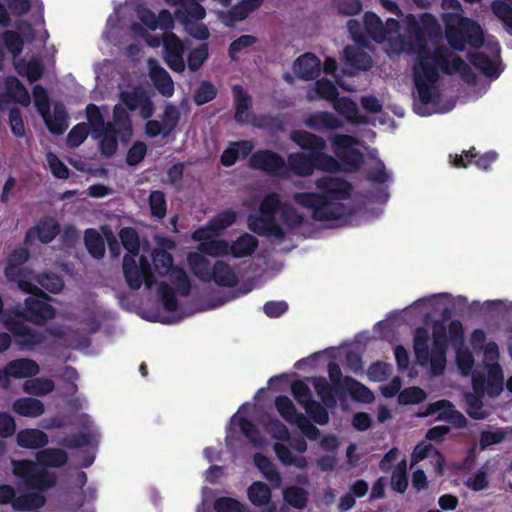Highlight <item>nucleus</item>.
<instances>
[{
	"label": "nucleus",
	"instance_id": "obj_16",
	"mask_svg": "<svg viewBox=\"0 0 512 512\" xmlns=\"http://www.w3.org/2000/svg\"><path fill=\"white\" fill-rule=\"evenodd\" d=\"M60 231V224L55 218L43 216L26 231L24 241L25 243H32L35 239H38L43 244H49Z\"/></svg>",
	"mask_w": 512,
	"mask_h": 512
},
{
	"label": "nucleus",
	"instance_id": "obj_29",
	"mask_svg": "<svg viewBox=\"0 0 512 512\" xmlns=\"http://www.w3.org/2000/svg\"><path fill=\"white\" fill-rule=\"evenodd\" d=\"M7 373L10 378L23 379L36 376L40 372V367L35 360L29 358H19L8 362Z\"/></svg>",
	"mask_w": 512,
	"mask_h": 512
},
{
	"label": "nucleus",
	"instance_id": "obj_21",
	"mask_svg": "<svg viewBox=\"0 0 512 512\" xmlns=\"http://www.w3.org/2000/svg\"><path fill=\"white\" fill-rule=\"evenodd\" d=\"M149 76L156 90L164 97H171L174 94V82L169 73L160 66L156 59L148 60Z\"/></svg>",
	"mask_w": 512,
	"mask_h": 512
},
{
	"label": "nucleus",
	"instance_id": "obj_12",
	"mask_svg": "<svg viewBox=\"0 0 512 512\" xmlns=\"http://www.w3.org/2000/svg\"><path fill=\"white\" fill-rule=\"evenodd\" d=\"M334 153L338 159L348 167L349 171H356L364 161L363 153L353 145L359 144V140L348 134H336L331 139Z\"/></svg>",
	"mask_w": 512,
	"mask_h": 512
},
{
	"label": "nucleus",
	"instance_id": "obj_6",
	"mask_svg": "<svg viewBox=\"0 0 512 512\" xmlns=\"http://www.w3.org/2000/svg\"><path fill=\"white\" fill-rule=\"evenodd\" d=\"M352 40L357 43H363L367 38H371L376 43L388 42L389 50L395 55L416 54L425 47L428 38L437 34H350Z\"/></svg>",
	"mask_w": 512,
	"mask_h": 512
},
{
	"label": "nucleus",
	"instance_id": "obj_27",
	"mask_svg": "<svg viewBox=\"0 0 512 512\" xmlns=\"http://www.w3.org/2000/svg\"><path fill=\"white\" fill-rule=\"evenodd\" d=\"M402 24L408 32H439L438 20L430 13H424L419 18L413 14H406Z\"/></svg>",
	"mask_w": 512,
	"mask_h": 512
},
{
	"label": "nucleus",
	"instance_id": "obj_23",
	"mask_svg": "<svg viewBox=\"0 0 512 512\" xmlns=\"http://www.w3.org/2000/svg\"><path fill=\"white\" fill-rule=\"evenodd\" d=\"M304 125L314 131H332L343 127V122L333 113L318 111L307 115L304 118Z\"/></svg>",
	"mask_w": 512,
	"mask_h": 512
},
{
	"label": "nucleus",
	"instance_id": "obj_40",
	"mask_svg": "<svg viewBox=\"0 0 512 512\" xmlns=\"http://www.w3.org/2000/svg\"><path fill=\"white\" fill-rule=\"evenodd\" d=\"M187 262L192 273L203 282L211 281L210 261L198 252H190L187 255Z\"/></svg>",
	"mask_w": 512,
	"mask_h": 512
},
{
	"label": "nucleus",
	"instance_id": "obj_36",
	"mask_svg": "<svg viewBox=\"0 0 512 512\" xmlns=\"http://www.w3.org/2000/svg\"><path fill=\"white\" fill-rule=\"evenodd\" d=\"M13 410L20 416L35 418L44 413L45 407L43 402L39 399L22 397L14 401Z\"/></svg>",
	"mask_w": 512,
	"mask_h": 512
},
{
	"label": "nucleus",
	"instance_id": "obj_10",
	"mask_svg": "<svg viewBox=\"0 0 512 512\" xmlns=\"http://www.w3.org/2000/svg\"><path fill=\"white\" fill-rule=\"evenodd\" d=\"M249 167L272 177H287L285 159L273 150L260 149L255 151L249 158Z\"/></svg>",
	"mask_w": 512,
	"mask_h": 512
},
{
	"label": "nucleus",
	"instance_id": "obj_9",
	"mask_svg": "<svg viewBox=\"0 0 512 512\" xmlns=\"http://www.w3.org/2000/svg\"><path fill=\"white\" fill-rule=\"evenodd\" d=\"M348 379L352 377L345 376L342 381L329 383L325 377L318 376L312 378V384L321 402L326 407L334 409L338 400L344 401L349 395L350 383L346 382Z\"/></svg>",
	"mask_w": 512,
	"mask_h": 512
},
{
	"label": "nucleus",
	"instance_id": "obj_48",
	"mask_svg": "<svg viewBox=\"0 0 512 512\" xmlns=\"http://www.w3.org/2000/svg\"><path fill=\"white\" fill-rule=\"evenodd\" d=\"M121 244L127 250V254L136 257L140 252V239L137 231L132 227H123L119 233Z\"/></svg>",
	"mask_w": 512,
	"mask_h": 512
},
{
	"label": "nucleus",
	"instance_id": "obj_51",
	"mask_svg": "<svg viewBox=\"0 0 512 512\" xmlns=\"http://www.w3.org/2000/svg\"><path fill=\"white\" fill-rule=\"evenodd\" d=\"M237 220V213L232 209H225L209 220V228L217 234L232 226Z\"/></svg>",
	"mask_w": 512,
	"mask_h": 512
},
{
	"label": "nucleus",
	"instance_id": "obj_11",
	"mask_svg": "<svg viewBox=\"0 0 512 512\" xmlns=\"http://www.w3.org/2000/svg\"><path fill=\"white\" fill-rule=\"evenodd\" d=\"M442 19L446 32H482L477 22L463 16L462 5L458 0H443L441 3Z\"/></svg>",
	"mask_w": 512,
	"mask_h": 512
},
{
	"label": "nucleus",
	"instance_id": "obj_56",
	"mask_svg": "<svg viewBox=\"0 0 512 512\" xmlns=\"http://www.w3.org/2000/svg\"><path fill=\"white\" fill-rule=\"evenodd\" d=\"M42 288L47 291L57 294L61 292L64 287V282L62 278L52 272H43L36 275L33 278Z\"/></svg>",
	"mask_w": 512,
	"mask_h": 512
},
{
	"label": "nucleus",
	"instance_id": "obj_17",
	"mask_svg": "<svg viewBox=\"0 0 512 512\" xmlns=\"http://www.w3.org/2000/svg\"><path fill=\"white\" fill-rule=\"evenodd\" d=\"M498 158L495 151H488L479 155L474 147L462 154L450 155V162L456 168H467L470 163H474L479 169L488 170L492 163Z\"/></svg>",
	"mask_w": 512,
	"mask_h": 512
},
{
	"label": "nucleus",
	"instance_id": "obj_49",
	"mask_svg": "<svg viewBox=\"0 0 512 512\" xmlns=\"http://www.w3.org/2000/svg\"><path fill=\"white\" fill-rule=\"evenodd\" d=\"M275 407L280 416L288 423L295 424L300 413L297 412L292 400L286 395H279L275 398Z\"/></svg>",
	"mask_w": 512,
	"mask_h": 512
},
{
	"label": "nucleus",
	"instance_id": "obj_15",
	"mask_svg": "<svg viewBox=\"0 0 512 512\" xmlns=\"http://www.w3.org/2000/svg\"><path fill=\"white\" fill-rule=\"evenodd\" d=\"M163 42V59L167 66L176 73L185 70L184 45L177 34H161Z\"/></svg>",
	"mask_w": 512,
	"mask_h": 512
},
{
	"label": "nucleus",
	"instance_id": "obj_26",
	"mask_svg": "<svg viewBox=\"0 0 512 512\" xmlns=\"http://www.w3.org/2000/svg\"><path fill=\"white\" fill-rule=\"evenodd\" d=\"M254 149V144L250 140H239L231 142L222 152L220 163L225 167L233 166L239 157H248Z\"/></svg>",
	"mask_w": 512,
	"mask_h": 512
},
{
	"label": "nucleus",
	"instance_id": "obj_59",
	"mask_svg": "<svg viewBox=\"0 0 512 512\" xmlns=\"http://www.w3.org/2000/svg\"><path fill=\"white\" fill-rule=\"evenodd\" d=\"M181 118L178 107L173 104H167L162 115V124L164 126L163 137H168L177 127Z\"/></svg>",
	"mask_w": 512,
	"mask_h": 512
},
{
	"label": "nucleus",
	"instance_id": "obj_53",
	"mask_svg": "<svg viewBox=\"0 0 512 512\" xmlns=\"http://www.w3.org/2000/svg\"><path fill=\"white\" fill-rule=\"evenodd\" d=\"M152 260L155 270L161 276H165L173 272L174 268H177L173 265L174 259L172 255L166 250H155L152 254Z\"/></svg>",
	"mask_w": 512,
	"mask_h": 512
},
{
	"label": "nucleus",
	"instance_id": "obj_20",
	"mask_svg": "<svg viewBox=\"0 0 512 512\" xmlns=\"http://www.w3.org/2000/svg\"><path fill=\"white\" fill-rule=\"evenodd\" d=\"M33 271L24 266H18L12 263L5 264L4 276L8 282L16 283L18 288L25 293H34L39 291V288L34 285L30 280L32 279Z\"/></svg>",
	"mask_w": 512,
	"mask_h": 512
},
{
	"label": "nucleus",
	"instance_id": "obj_8",
	"mask_svg": "<svg viewBox=\"0 0 512 512\" xmlns=\"http://www.w3.org/2000/svg\"><path fill=\"white\" fill-rule=\"evenodd\" d=\"M487 50L491 57L481 51L468 52L467 59L486 77L496 79L503 71L501 60V48L498 41L488 40L486 44Z\"/></svg>",
	"mask_w": 512,
	"mask_h": 512
},
{
	"label": "nucleus",
	"instance_id": "obj_32",
	"mask_svg": "<svg viewBox=\"0 0 512 512\" xmlns=\"http://www.w3.org/2000/svg\"><path fill=\"white\" fill-rule=\"evenodd\" d=\"M262 2L263 0H242L226 15L222 16V22L227 27H233L235 22L244 20L250 13L260 7Z\"/></svg>",
	"mask_w": 512,
	"mask_h": 512
},
{
	"label": "nucleus",
	"instance_id": "obj_28",
	"mask_svg": "<svg viewBox=\"0 0 512 512\" xmlns=\"http://www.w3.org/2000/svg\"><path fill=\"white\" fill-rule=\"evenodd\" d=\"M68 119L69 115L67 113L66 107L62 102H56L53 106V115H51V111L49 112V116L43 118L44 123L49 130V132L53 135H62L68 128Z\"/></svg>",
	"mask_w": 512,
	"mask_h": 512
},
{
	"label": "nucleus",
	"instance_id": "obj_47",
	"mask_svg": "<svg viewBox=\"0 0 512 512\" xmlns=\"http://www.w3.org/2000/svg\"><path fill=\"white\" fill-rule=\"evenodd\" d=\"M55 389V383L49 378H33L25 381L23 390L34 396H45Z\"/></svg>",
	"mask_w": 512,
	"mask_h": 512
},
{
	"label": "nucleus",
	"instance_id": "obj_50",
	"mask_svg": "<svg viewBox=\"0 0 512 512\" xmlns=\"http://www.w3.org/2000/svg\"><path fill=\"white\" fill-rule=\"evenodd\" d=\"M450 410H455L454 405L449 400L443 399L429 403L424 411L419 412L417 416L420 418H426L438 413L437 420L447 421L446 418L442 417L449 416L451 414Z\"/></svg>",
	"mask_w": 512,
	"mask_h": 512
},
{
	"label": "nucleus",
	"instance_id": "obj_25",
	"mask_svg": "<svg viewBox=\"0 0 512 512\" xmlns=\"http://www.w3.org/2000/svg\"><path fill=\"white\" fill-rule=\"evenodd\" d=\"M320 60L312 53H305L294 62L296 76L303 80H314L320 73Z\"/></svg>",
	"mask_w": 512,
	"mask_h": 512
},
{
	"label": "nucleus",
	"instance_id": "obj_37",
	"mask_svg": "<svg viewBox=\"0 0 512 512\" xmlns=\"http://www.w3.org/2000/svg\"><path fill=\"white\" fill-rule=\"evenodd\" d=\"M122 269L127 285L132 290H138L143 284V271L138 268L135 257L125 254Z\"/></svg>",
	"mask_w": 512,
	"mask_h": 512
},
{
	"label": "nucleus",
	"instance_id": "obj_42",
	"mask_svg": "<svg viewBox=\"0 0 512 512\" xmlns=\"http://www.w3.org/2000/svg\"><path fill=\"white\" fill-rule=\"evenodd\" d=\"M232 91L235 106L234 119L237 123L243 124L247 121L246 114L251 106V97L240 85H234Z\"/></svg>",
	"mask_w": 512,
	"mask_h": 512
},
{
	"label": "nucleus",
	"instance_id": "obj_24",
	"mask_svg": "<svg viewBox=\"0 0 512 512\" xmlns=\"http://www.w3.org/2000/svg\"><path fill=\"white\" fill-rule=\"evenodd\" d=\"M332 105L349 123L355 125H365L368 123V117L360 113L357 103L351 98L346 96L338 97Z\"/></svg>",
	"mask_w": 512,
	"mask_h": 512
},
{
	"label": "nucleus",
	"instance_id": "obj_62",
	"mask_svg": "<svg viewBox=\"0 0 512 512\" xmlns=\"http://www.w3.org/2000/svg\"><path fill=\"white\" fill-rule=\"evenodd\" d=\"M315 93L319 98L331 103H333L339 97V91L335 84L326 78L316 80Z\"/></svg>",
	"mask_w": 512,
	"mask_h": 512
},
{
	"label": "nucleus",
	"instance_id": "obj_61",
	"mask_svg": "<svg viewBox=\"0 0 512 512\" xmlns=\"http://www.w3.org/2000/svg\"><path fill=\"white\" fill-rule=\"evenodd\" d=\"M503 372L499 364H493L488 370V394L498 396L503 389Z\"/></svg>",
	"mask_w": 512,
	"mask_h": 512
},
{
	"label": "nucleus",
	"instance_id": "obj_41",
	"mask_svg": "<svg viewBox=\"0 0 512 512\" xmlns=\"http://www.w3.org/2000/svg\"><path fill=\"white\" fill-rule=\"evenodd\" d=\"M344 59L353 68L367 71L372 66L371 57L361 48L348 45L344 48Z\"/></svg>",
	"mask_w": 512,
	"mask_h": 512
},
{
	"label": "nucleus",
	"instance_id": "obj_4",
	"mask_svg": "<svg viewBox=\"0 0 512 512\" xmlns=\"http://www.w3.org/2000/svg\"><path fill=\"white\" fill-rule=\"evenodd\" d=\"M68 461L60 448H45L36 453V462L30 459L12 460L13 475L26 489L47 491L57 484V477L47 468H61Z\"/></svg>",
	"mask_w": 512,
	"mask_h": 512
},
{
	"label": "nucleus",
	"instance_id": "obj_44",
	"mask_svg": "<svg viewBox=\"0 0 512 512\" xmlns=\"http://www.w3.org/2000/svg\"><path fill=\"white\" fill-rule=\"evenodd\" d=\"M283 500L291 507L302 510L307 506L309 493L297 485L287 486L283 489Z\"/></svg>",
	"mask_w": 512,
	"mask_h": 512
},
{
	"label": "nucleus",
	"instance_id": "obj_22",
	"mask_svg": "<svg viewBox=\"0 0 512 512\" xmlns=\"http://www.w3.org/2000/svg\"><path fill=\"white\" fill-rule=\"evenodd\" d=\"M249 501L256 507H260L264 512H276L277 506L272 501V491L270 487L261 481H254L247 489Z\"/></svg>",
	"mask_w": 512,
	"mask_h": 512
},
{
	"label": "nucleus",
	"instance_id": "obj_7",
	"mask_svg": "<svg viewBox=\"0 0 512 512\" xmlns=\"http://www.w3.org/2000/svg\"><path fill=\"white\" fill-rule=\"evenodd\" d=\"M31 294L35 297H27L24 301V307L13 311L15 317L36 325H44L47 321L55 318L56 309L48 303L51 297L40 288L39 291Z\"/></svg>",
	"mask_w": 512,
	"mask_h": 512
},
{
	"label": "nucleus",
	"instance_id": "obj_18",
	"mask_svg": "<svg viewBox=\"0 0 512 512\" xmlns=\"http://www.w3.org/2000/svg\"><path fill=\"white\" fill-rule=\"evenodd\" d=\"M248 228L258 236L273 237L279 242L285 239V232L276 222V218L260 213L248 217Z\"/></svg>",
	"mask_w": 512,
	"mask_h": 512
},
{
	"label": "nucleus",
	"instance_id": "obj_14",
	"mask_svg": "<svg viewBox=\"0 0 512 512\" xmlns=\"http://www.w3.org/2000/svg\"><path fill=\"white\" fill-rule=\"evenodd\" d=\"M119 98L130 111H135L139 108L143 119L151 118L155 112L153 101L141 86H135L130 91L120 92Z\"/></svg>",
	"mask_w": 512,
	"mask_h": 512
},
{
	"label": "nucleus",
	"instance_id": "obj_30",
	"mask_svg": "<svg viewBox=\"0 0 512 512\" xmlns=\"http://www.w3.org/2000/svg\"><path fill=\"white\" fill-rule=\"evenodd\" d=\"M258 246L259 241L255 236L249 233H243L229 244L228 254H231L237 259L249 257L255 253Z\"/></svg>",
	"mask_w": 512,
	"mask_h": 512
},
{
	"label": "nucleus",
	"instance_id": "obj_13",
	"mask_svg": "<svg viewBox=\"0 0 512 512\" xmlns=\"http://www.w3.org/2000/svg\"><path fill=\"white\" fill-rule=\"evenodd\" d=\"M4 327L14 336L20 349L33 350L45 341V335L28 327L23 321L7 316L3 320Z\"/></svg>",
	"mask_w": 512,
	"mask_h": 512
},
{
	"label": "nucleus",
	"instance_id": "obj_43",
	"mask_svg": "<svg viewBox=\"0 0 512 512\" xmlns=\"http://www.w3.org/2000/svg\"><path fill=\"white\" fill-rule=\"evenodd\" d=\"M84 245L94 259L100 260L105 256V242L96 229L88 228L85 230Z\"/></svg>",
	"mask_w": 512,
	"mask_h": 512
},
{
	"label": "nucleus",
	"instance_id": "obj_54",
	"mask_svg": "<svg viewBox=\"0 0 512 512\" xmlns=\"http://www.w3.org/2000/svg\"><path fill=\"white\" fill-rule=\"evenodd\" d=\"M170 277L176 293L182 297L190 295L192 286L185 270L180 267L174 268L173 272L170 273Z\"/></svg>",
	"mask_w": 512,
	"mask_h": 512
},
{
	"label": "nucleus",
	"instance_id": "obj_45",
	"mask_svg": "<svg viewBox=\"0 0 512 512\" xmlns=\"http://www.w3.org/2000/svg\"><path fill=\"white\" fill-rule=\"evenodd\" d=\"M112 122L121 128V142L128 143L133 134L132 122L126 109L119 104L113 107Z\"/></svg>",
	"mask_w": 512,
	"mask_h": 512
},
{
	"label": "nucleus",
	"instance_id": "obj_38",
	"mask_svg": "<svg viewBox=\"0 0 512 512\" xmlns=\"http://www.w3.org/2000/svg\"><path fill=\"white\" fill-rule=\"evenodd\" d=\"M5 89L11 99L24 107L31 103V98L28 90L23 83L15 76H7L4 81Z\"/></svg>",
	"mask_w": 512,
	"mask_h": 512
},
{
	"label": "nucleus",
	"instance_id": "obj_64",
	"mask_svg": "<svg viewBox=\"0 0 512 512\" xmlns=\"http://www.w3.org/2000/svg\"><path fill=\"white\" fill-rule=\"evenodd\" d=\"M216 512H245L244 505L235 498L221 496L213 503Z\"/></svg>",
	"mask_w": 512,
	"mask_h": 512
},
{
	"label": "nucleus",
	"instance_id": "obj_31",
	"mask_svg": "<svg viewBox=\"0 0 512 512\" xmlns=\"http://www.w3.org/2000/svg\"><path fill=\"white\" fill-rule=\"evenodd\" d=\"M211 280L220 287H235L239 280L232 267L223 260L215 261L211 270Z\"/></svg>",
	"mask_w": 512,
	"mask_h": 512
},
{
	"label": "nucleus",
	"instance_id": "obj_63",
	"mask_svg": "<svg viewBox=\"0 0 512 512\" xmlns=\"http://www.w3.org/2000/svg\"><path fill=\"white\" fill-rule=\"evenodd\" d=\"M209 57L208 45L203 43L192 49L187 57L188 69L191 72L198 71Z\"/></svg>",
	"mask_w": 512,
	"mask_h": 512
},
{
	"label": "nucleus",
	"instance_id": "obj_52",
	"mask_svg": "<svg viewBox=\"0 0 512 512\" xmlns=\"http://www.w3.org/2000/svg\"><path fill=\"white\" fill-rule=\"evenodd\" d=\"M151 216L163 219L167 214V201L163 191L153 190L148 197Z\"/></svg>",
	"mask_w": 512,
	"mask_h": 512
},
{
	"label": "nucleus",
	"instance_id": "obj_33",
	"mask_svg": "<svg viewBox=\"0 0 512 512\" xmlns=\"http://www.w3.org/2000/svg\"><path fill=\"white\" fill-rule=\"evenodd\" d=\"M17 445L26 449H40L45 447L48 442V436L39 429H22L16 436Z\"/></svg>",
	"mask_w": 512,
	"mask_h": 512
},
{
	"label": "nucleus",
	"instance_id": "obj_2",
	"mask_svg": "<svg viewBox=\"0 0 512 512\" xmlns=\"http://www.w3.org/2000/svg\"><path fill=\"white\" fill-rule=\"evenodd\" d=\"M320 193L297 192L293 200L298 205L312 210V218L318 222H335L339 225L350 215L341 202L351 197L352 185L341 178L322 177L316 180Z\"/></svg>",
	"mask_w": 512,
	"mask_h": 512
},
{
	"label": "nucleus",
	"instance_id": "obj_1",
	"mask_svg": "<svg viewBox=\"0 0 512 512\" xmlns=\"http://www.w3.org/2000/svg\"><path fill=\"white\" fill-rule=\"evenodd\" d=\"M439 69L446 75L458 73L467 84L476 82V75L471 67L459 56H453L447 47L438 46L429 51L427 41L425 47L416 53L413 66V81L422 104L437 103L440 93L435 83L440 75Z\"/></svg>",
	"mask_w": 512,
	"mask_h": 512
},
{
	"label": "nucleus",
	"instance_id": "obj_60",
	"mask_svg": "<svg viewBox=\"0 0 512 512\" xmlns=\"http://www.w3.org/2000/svg\"><path fill=\"white\" fill-rule=\"evenodd\" d=\"M346 382L350 383L349 395L358 402L369 404L374 401L373 392L366 387L361 382L357 381L352 377V379L346 380Z\"/></svg>",
	"mask_w": 512,
	"mask_h": 512
},
{
	"label": "nucleus",
	"instance_id": "obj_55",
	"mask_svg": "<svg viewBox=\"0 0 512 512\" xmlns=\"http://www.w3.org/2000/svg\"><path fill=\"white\" fill-rule=\"evenodd\" d=\"M217 94L218 90L215 85L211 81L203 80L194 93L193 101L197 106H202L213 101Z\"/></svg>",
	"mask_w": 512,
	"mask_h": 512
},
{
	"label": "nucleus",
	"instance_id": "obj_46",
	"mask_svg": "<svg viewBox=\"0 0 512 512\" xmlns=\"http://www.w3.org/2000/svg\"><path fill=\"white\" fill-rule=\"evenodd\" d=\"M15 68L18 74L25 76L31 83L39 80L44 73V66L41 61L37 59L28 62L21 59L15 61Z\"/></svg>",
	"mask_w": 512,
	"mask_h": 512
},
{
	"label": "nucleus",
	"instance_id": "obj_34",
	"mask_svg": "<svg viewBox=\"0 0 512 512\" xmlns=\"http://www.w3.org/2000/svg\"><path fill=\"white\" fill-rule=\"evenodd\" d=\"M413 349L417 362L426 365L429 362V333L424 327H417L414 331Z\"/></svg>",
	"mask_w": 512,
	"mask_h": 512
},
{
	"label": "nucleus",
	"instance_id": "obj_35",
	"mask_svg": "<svg viewBox=\"0 0 512 512\" xmlns=\"http://www.w3.org/2000/svg\"><path fill=\"white\" fill-rule=\"evenodd\" d=\"M253 460L255 466L259 469L264 478L269 481L273 487L278 488L281 485L282 477L275 464L262 453H255Z\"/></svg>",
	"mask_w": 512,
	"mask_h": 512
},
{
	"label": "nucleus",
	"instance_id": "obj_3",
	"mask_svg": "<svg viewBox=\"0 0 512 512\" xmlns=\"http://www.w3.org/2000/svg\"><path fill=\"white\" fill-rule=\"evenodd\" d=\"M181 14V9H177L175 15L167 9L157 14L147 6V0H125L124 3L114 2L113 13L108 17L106 25L110 30L145 32V28L171 32L175 17H181Z\"/></svg>",
	"mask_w": 512,
	"mask_h": 512
},
{
	"label": "nucleus",
	"instance_id": "obj_39",
	"mask_svg": "<svg viewBox=\"0 0 512 512\" xmlns=\"http://www.w3.org/2000/svg\"><path fill=\"white\" fill-rule=\"evenodd\" d=\"M33 491L16 496L13 509L15 511H31L42 508L46 502V498L42 494L44 491Z\"/></svg>",
	"mask_w": 512,
	"mask_h": 512
},
{
	"label": "nucleus",
	"instance_id": "obj_5",
	"mask_svg": "<svg viewBox=\"0 0 512 512\" xmlns=\"http://www.w3.org/2000/svg\"><path fill=\"white\" fill-rule=\"evenodd\" d=\"M287 174L292 172L296 176L308 177L315 170L336 173L340 171V163L329 154L293 152L286 161Z\"/></svg>",
	"mask_w": 512,
	"mask_h": 512
},
{
	"label": "nucleus",
	"instance_id": "obj_58",
	"mask_svg": "<svg viewBox=\"0 0 512 512\" xmlns=\"http://www.w3.org/2000/svg\"><path fill=\"white\" fill-rule=\"evenodd\" d=\"M229 243L225 240L208 239L198 246L200 254L212 257L228 255Z\"/></svg>",
	"mask_w": 512,
	"mask_h": 512
},
{
	"label": "nucleus",
	"instance_id": "obj_57",
	"mask_svg": "<svg viewBox=\"0 0 512 512\" xmlns=\"http://www.w3.org/2000/svg\"><path fill=\"white\" fill-rule=\"evenodd\" d=\"M32 94L37 112L42 118L48 117L51 111V105L47 90L42 85L37 84L33 87Z\"/></svg>",
	"mask_w": 512,
	"mask_h": 512
},
{
	"label": "nucleus",
	"instance_id": "obj_19",
	"mask_svg": "<svg viewBox=\"0 0 512 512\" xmlns=\"http://www.w3.org/2000/svg\"><path fill=\"white\" fill-rule=\"evenodd\" d=\"M290 140L295 143L302 150L307 151L306 153H320L327 154L326 140L317 134L306 130H293L289 135Z\"/></svg>",
	"mask_w": 512,
	"mask_h": 512
}]
</instances>
